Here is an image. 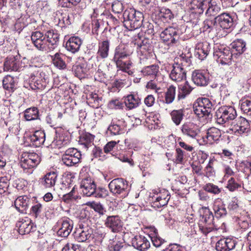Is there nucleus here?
Segmentation results:
<instances>
[{
	"mask_svg": "<svg viewBox=\"0 0 251 251\" xmlns=\"http://www.w3.org/2000/svg\"><path fill=\"white\" fill-rule=\"evenodd\" d=\"M124 26L130 30L141 26L143 22V14L134 8L126 9L123 13Z\"/></svg>",
	"mask_w": 251,
	"mask_h": 251,
	"instance_id": "f257e3e1",
	"label": "nucleus"
},
{
	"mask_svg": "<svg viewBox=\"0 0 251 251\" xmlns=\"http://www.w3.org/2000/svg\"><path fill=\"white\" fill-rule=\"evenodd\" d=\"M110 191L115 196L124 199L126 197L130 189L127 182L122 178L112 180L108 184Z\"/></svg>",
	"mask_w": 251,
	"mask_h": 251,
	"instance_id": "f03ea898",
	"label": "nucleus"
},
{
	"mask_svg": "<svg viewBox=\"0 0 251 251\" xmlns=\"http://www.w3.org/2000/svg\"><path fill=\"white\" fill-rule=\"evenodd\" d=\"M192 3L197 6L200 10V13H202L207 8L205 14L207 16H215L221 11V7L216 0H193Z\"/></svg>",
	"mask_w": 251,
	"mask_h": 251,
	"instance_id": "7ed1b4c3",
	"label": "nucleus"
},
{
	"mask_svg": "<svg viewBox=\"0 0 251 251\" xmlns=\"http://www.w3.org/2000/svg\"><path fill=\"white\" fill-rule=\"evenodd\" d=\"M48 76L41 69L35 71L30 75V85L32 89H44L47 85Z\"/></svg>",
	"mask_w": 251,
	"mask_h": 251,
	"instance_id": "20e7f679",
	"label": "nucleus"
},
{
	"mask_svg": "<svg viewBox=\"0 0 251 251\" xmlns=\"http://www.w3.org/2000/svg\"><path fill=\"white\" fill-rule=\"evenodd\" d=\"M236 111L232 106H226L221 107L216 113L217 123L223 125L229 120H233L236 117Z\"/></svg>",
	"mask_w": 251,
	"mask_h": 251,
	"instance_id": "39448f33",
	"label": "nucleus"
},
{
	"mask_svg": "<svg viewBox=\"0 0 251 251\" xmlns=\"http://www.w3.org/2000/svg\"><path fill=\"white\" fill-rule=\"evenodd\" d=\"M41 162V157L35 152H24L22 154L20 165L24 170L36 167Z\"/></svg>",
	"mask_w": 251,
	"mask_h": 251,
	"instance_id": "423d86ee",
	"label": "nucleus"
},
{
	"mask_svg": "<svg viewBox=\"0 0 251 251\" xmlns=\"http://www.w3.org/2000/svg\"><path fill=\"white\" fill-rule=\"evenodd\" d=\"M81 154L79 151L74 148H69L66 150L62 157L63 163L67 166H72L80 161Z\"/></svg>",
	"mask_w": 251,
	"mask_h": 251,
	"instance_id": "0eeeda50",
	"label": "nucleus"
},
{
	"mask_svg": "<svg viewBox=\"0 0 251 251\" xmlns=\"http://www.w3.org/2000/svg\"><path fill=\"white\" fill-rule=\"evenodd\" d=\"M160 36L163 41L170 46L176 44L179 42V31L175 27L166 28L160 33Z\"/></svg>",
	"mask_w": 251,
	"mask_h": 251,
	"instance_id": "6e6552de",
	"label": "nucleus"
},
{
	"mask_svg": "<svg viewBox=\"0 0 251 251\" xmlns=\"http://www.w3.org/2000/svg\"><path fill=\"white\" fill-rule=\"evenodd\" d=\"M213 108V104L207 98H202L198 102V105L194 107V113L200 117L209 116Z\"/></svg>",
	"mask_w": 251,
	"mask_h": 251,
	"instance_id": "1a4fd4ad",
	"label": "nucleus"
},
{
	"mask_svg": "<svg viewBox=\"0 0 251 251\" xmlns=\"http://www.w3.org/2000/svg\"><path fill=\"white\" fill-rule=\"evenodd\" d=\"M251 127V124L249 121L242 117H239L237 119L232 122L229 128V130L232 131L235 134H241L248 133Z\"/></svg>",
	"mask_w": 251,
	"mask_h": 251,
	"instance_id": "9d476101",
	"label": "nucleus"
},
{
	"mask_svg": "<svg viewBox=\"0 0 251 251\" xmlns=\"http://www.w3.org/2000/svg\"><path fill=\"white\" fill-rule=\"evenodd\" d=\"M213 54L214 56L217 57L218 61L223 65H230L232 58L236 57L235 53H232L229 48L223 47L216 49Z\"/></svg>",
	"mask_w": 251,
	"mask_h": 251,
	"instance_id": "9b49d317",
	"label": "nucleus"
},
{
	"mask_svg": "<svg viewBox=\"0 0 251 251\" xmlns=\"http://www.w3.org/2000/svg\"><path fill=\"white\" fill-rule=\"evenodd\" d=\"M31 39L34 46L41 51H48L50 49L47 44L46 37L40 31H35L32 33Z\"/></svg>",
	"mask_w": 251,
	"mask_h": 251,
	"instance_id": "f8f14e48",
	"label": "nucleus"
},
{
	"mask_svg": "<svg viewBox=\"0 0 251 251\" xmlns=\"http://www.w3.org/2000/svg\"><path fill=\"white\" fill-rule=\"evenodd\" d=\"M93 229L90 227L80 224L75 232V238L78 242H85L93 238Z\"/></svg>",
	"mask_w": 251,
	"mask_h": 251,
	"instance_id": "ddd939ff",
	"label": "nucleus"
},
{
	"mask_svg": "<svg viewBox=\"0 0 251 251\" xmlns=\"http://www.w3.org/2000/svg\"><path fill=\"white\" fill-rule=\"evenodd\" d=\"M80 188L84 195L87 197L93 196L96 192V185L92 178L87 177L82 180Z\"/></svg>",
	"mask_w": 251,
	"mask_h": 251,
	"instance_id": "4468645a",
	"label": "nucleus"
},
{
	"mask_svg": "<svg viewBox=\"0 0 251 251\" xmlns=\"http://www.w3.org/2000/svg\"><path fill=\"white\" fill-rule=\"evenodd\" d=\"M153 204L155 207H161L166 205L170 199V193L165 189H162L153 196Z\"/></svg>",
	"mask_w": 251,
	"mask_h": 251,
	"instance_id": "2eb2a0df",
	"label": "nucleus"
},
{
	"mask_svg": "<svg viewBox=\"0 0 251 251\" xmlns=\"http://www.w3.org/2000/svg\"><path fill=\"white\" fill-rule=\"evenodd\" d=\"M170 77L174 81L177 82H180L185 79L186 77V71L185 68H182L181 65L175 63L170 74Z\"/></svg>",
	"mask_w": 251,
	"mask_h": 251,
	"instance_id": "dca6fc26",
	"label": "nucleus"
},
{
	"mask_svg": "<svg viewBox=\"0 0 251 251\" xmlns=\"http://www.w3.org/2000/svg\"><path fill=\"white\" fill-rule=\"evenodd\" d=\"M236 244V240L232 238H222L217 242L216 249L217 251H229L234 249Z\"/></svg>",
	"mask_w": 251,
	"mask_h": 251,
	"instance_id": "f3484780",
	"label": "nucleus"
},
{
	"mask_svg": "<svg viewBox=\"0 0 251 251\" xmlns=\"http://www.w3.org/2000/svg\"><path fill=\"white\" fill-rule=\"evenodd\" d=\"M132 246L140 251H146L150 247V242L144 236L136 235L131 240Z\"/></svg>",
	"mask_w": 251,
	"mask_h": 251,
	"instance_id": "a211bd4d",
	"label": "nucleus"
},
{
	"mask_svg": "<svg viewBox=\"0 0 251 251\" xmlns=\"http://www.w3.org/2000/svg\"><path fill=\"white\" fill-rule=\"evenodd\" d=\"M105 226L113 232H118L122 228L121 220L118 216H109L105 221Z\"/></svg>",
	"mask_w": 251,
	"mask_h": 251,
	"instance_id": "6ab92c4d",
	"label": "nucleus"
},
{
	"mask_svg": "<svg viewBox=\"0 0 251 251\" xmlns=\"http://www.w3.org/2000/svg\"><path fill=\"white\" fill-rule=\"evenodd\" d=\"M215 19L217 23L224 29H229L233 25V18L229 13L221 14Z\"/></svg>",
	"mask_w": 251,
	"mask_h": 251,
	"instance_id": "aec40b11",
	"label": "nucleus"
},
{
	"mask_svg": "<svg viewBox=\"0 0 251 251\" xmlns=\"http://www.w3.org/2000/svg\"><path fill=\"white\" fill-rule=\"evenodd\" d=\"M192 79L198 86H203L208 84V75L203 71L195 70L193 72Z\"/></svg>",
	"mask_w": 251,
	"mask_h": 251,
	"instance_id": "412c9836",
	"label": "nucleus"
},
{
	"mask_svg": "<svg viewBox=\"0 0 251 251\" xmlns=\"http://www.w3.org/2000/svg\"><path fill=\"white\" fill-rule=\"evenodd\" d=\"M57 179V175L54 172L47 173L41 179L40 183L45 188L51 189L54 187Z\"/></svg>",
	"mask_w": 251,
	"mask_h": 251,
	"instance_id": "4be33fe9",
	"label": "nucleus"
},
{
	"mask_svg": "<svg viewBox=\"0 0 251 251\" xmlns=\"http://www.w3.org/2000/svg\"><path fill=\"white\" fill-rule=\"evenodd\" d=\"M211 49L208 43L205 42L197 44L195 50V55L202 60L206 58Z\"/></svg>",
	"mask_w": 251,
	"mask_h": 251,
	"instance_id": "5701e85b",
	"label": "nucleus"
},
{
	"mask_svg": "<svg viewBox=\"0 0 251 251\" xmlns=\"http://www.w3.org/2000/svg\"><path fill=\"white\" fill-rule=\"evenodd\" d=\"M30 199L26 196L18 197L14 201L16 209L21 213H25L29 204Z\"/></svg>",
	"mask_w": 251,
	"mask_h": 251,
	"instance_id": "b1692460",
	"label": "nucleus"
},
{
	"mask_svg": "<svg viewBox=\"0 0 251 251\" xmlns=\"http://www.w3.org/2000/svg\"><path fill=\"white\" fill-rule=\"evenodd\" d=\"M181 131L184 135L195 138L200 133L198 126L192 123H187L182 125Z\"/></svg>",
	"mask_w": 251,
	"mask_h": 251,
	"instance_id": "393cba45",
	"label": "nucleus"
},
{
	"mask_svg": "<svg viewBox=\"0 0 251 251\" xmlns=\"http://www.w3.org/2000/svg\"><path fill=\"white\" fill-rule=\"evenodd\" d=\"M81 44L82 40L79 37L73 36L67 41L65 47L68 51L74 53L79 50Z\"/></svg>",
	"mask_w": 251,
	"mask_h": 251,
	"instance_id": "a878e982",
	"label": "nucleus"
},
{
	"mask_svg": "<svg viewBox=\"0 0 251 251\" xmlns=\"http://www.w3.org/2000/svg\"><path fill=\"white\" fill-rule=\"evenodd\" d=\"M126 109L131 110L137 107L141 103V100L136 95L130 94L124 97Z\"/></svg>",
	"mask_w": 251,
	"mask_h": 251,
	"instance_id": "bb28decb",
	"label": "nucleus"
},
{
	"mask_svg": "<svg viewBox=\"0 0 251 251\" xmlns=\"http://www.w3.org/2000/svg\"><path fill=\"white\" fill-rule=\"evenodd\" d=\"M221 136V132L220 129L217 128L212 127L207 129L205 139L204 140L207 144H212L214 142L219 140ZM204 140L205 138H203Z\"/></svg>",
	"mask_w": 251,
	"mask_h": 251,
	"instance_id": "cd10ccee",
	"label": "nucleus"
},
{
	"mask_svg": "<svg viewBox=\"0 0 251 251\" xmlns=\"http://www.w3.org/2000/svg\"><path fill=\"white\" fill-rule=\"evenodd\" d=\"M73 229V221L69 219H66L62 221L61 226L58 229L57 234L58 235L67 237L70 234Z\"/></svg>",
	"mask_w": 251,
	"mask_h": 251,
	"instance_id": "c85d7f7f",
	"label": "nucleus"
},
{
	"mask_svg": "<svg viewBox=\"0 0 251 251\" xmlns=\"http://www.w3.org/2000/svg\"><path fill=\"white\" fill-rule=\"evenodd\" d=\"M47 44L49 46L50 45V50H53L56 47L59 41V36L56 31L53 30H50L47 31L45 35Z\"/></svg>",
	"mask_w": 251,
	"mask_h": 251,
	"instance_id": "c756f323",
	"label": "nucleus"
},
{
	"mask_svg": "<svg viewBox=\"0 0 251 251\" xmlns=\"http://www.w3.org/2000/svg\"><path fill=\"white\" fill-rule=\"evenodd\" d=\"M130 54V52L127 50L125 45L119 46L115 50L113 60L115 62L122 60L128 56Z\"/></svg>",
	"mask_w": 251,
	"mask_h": 251,
	"instance_id": "7c9ffc66",
	"label": "nucleus"
},
{
	"mask_svg": "<svg viewBox=\"0 0 251 251\" xmlns=\"http://www.w3.org/2000/svg\"><path fill=\"white\" fill-rule=\"evenodd\" d=\"M159 71V67L157 65H152L144 67L141 73L145 76L149 77L152 79L155 78Z\"/></svg>",
	"mask_w": 251,
	"mask_h": 251,
	"instance_id": "2f4dec72",
	"label": "nucleus"
},
{
	"mask_svg": "<svg viewBox=\"0 0 251 251\" xmlns=\"http://www.w3.org/2000/svg\"><path fill=\"white\" fill-rule=\"evenodd\" d=\"M30 138L33 145L36 147H40L45 141V133L42 130H37Z\"/></svg>",
	"mask_w": 251,
	"mask_h": 251,
	"instance_id": "473e14b6",
	"label": "nucleus"
},
{
	"mask_svg": "<svg viewBox=\"0 0 251 251\" xmlns=\"http://www.w3.org/2000/svg\"><path fill=\"white\" fill-rule=\"evenodd\" d=\"M246 43L242 39H237L230 44L231 48L237 52L235 54L236 58H237L238 54L240 55L246 50Z\"/></svg>",
	"mask_w": 251,
	"mask_h": 251,
	"instance_id": "72a5a7b5",
	"label": "nucleus"
},
{
	"mask_svg": "<svg viewBox=\"0 0 251 251\" xmlns=\"http://www.w3.org/2000/svg\"><path fill=\"white\" fill-rule=\"evenodd\" d=\"M4 70L6 71H17L19 69L18 62L13 56L6 58L4 63Z\"/></svg>",
	"mask_w": 251,
	"mask_h": 251,
	"instance_id": "f704fd0d",
	"label": "nucleus"
},
{
	"mask_svg": "<svg viewBox=\"0 0 251 251\" xmlns=\"http://www.w3.org/2000/svg\"><path fill=\"white\" fill-rule=\"evenodd\" d=\"M241 110L251 117V98H242L239 102Z\"/></svg>",
	"mask_w": 251,
	"mask_h": 251,
	"instance_id": "c9c22d12",
	"label": "nucleus"
},
{
	"mask_svg": "<svg viewBox=\"0 0 251 251\" xmlns=\"http://www.w3.org/2000/svg\"><path fill=\"white\" fill-rule=\"evenodd\" d=\"M109 50V42L108 40L103 41L99 44L98 55L101 58H106L108 55Z\"/></svg>",
	"mask_w": 251,
	"mask_h": 251,
	"instance_id": "e433bc0d",
	"label": "nucleus"
},
{
	"mask_svg": "<svg viewBox=\"0 0 251 251\" xmlns=\"http://www.w3.org/2000/svg\"><path fill=\"white\" fill-rule=\"evenodd\" d=\"M18 225L19 233L22 235L30 233L33 228V224L30 221L20 222Z\"/></svg>",
	"mask_w": 251,
	"mask_h": 251,
	"instance_id": "4c0bfd02",
	"label": "nucleus"
},
{
	"mask_svg": "<svg viewBox=\"0 0 251 251\" xmlns=\"http://www.w3.org/2000/svg\"><path fill=\"white\" fill-rule=\"evenodd\" d=\"M94 137L93 135L86 133L81 136L79 142L86 149H88L94 145Z\"/></svg>",
	"mask_w": 251,
	"mask_h": 251,
	"instance_id": "58836bf2",
	"label": "nucleus"
},
{
	"mask_svg": "<svg viewBox=\"0 0 251 251\" xmlns=\"http://www.w3.org/2000/svg\"><path fill=\"white\" fill-rule=\"evenodd\" d=\"M3 88L10 92H13L16 89V83L14 77L10 75L6 76L3 79Z\"/></svg>",
	"mask_w": 251,
	"mask_h": 251,
	"instance_id": "ea45409f",
	"label": "nucleus"
},
{
	"mask_svg": "<svg viewBox=\"0 0 251 251\" xmlns=\"http://www.w3.org/2000/svg\"><path fill=\"white\" fill-rule=\"evenodd\" d=\"M24 116L26 121L37 119L39 117V111L37 108L33 107L26 109L24 112Z\"/></svg>",
	"mask_w": 251,
	"mask_h": 251,
	"instance_id": "a19ab883",
	"label": "nucleus"
},
{
	"mask_svg": "<svg viewBox=\"0 0 251 251\" xmlns=\"http://www.w3.org/2000/svg\"><path fill=\"white\" fill-rule=\"evenodd\" d=\"M171 116L173 122L177 126L179 125L182 120L184 116V110L182 109L174 110L171 114Z\"/></svg>",
	"mask_w": 251,
	"mask_h": 251,
	"instance_id": "79ce46f5",
	"label": "nucleus"
},
{
	"mask_svg": "<svg viewBox=\"0 0 251 251\" xmlns=\"http://www.w3.org/2000/svg\"><path fill=\"white\" fill-rule=\"evenodd\" d=\"M193 88L189 85L188 81H186L183 86H182L178 92L177 99L178 100L183 99L185 97L189 95L192 91Z\"/></svg>",
	"mask_w": 251,
	"mask_h": 251,
	"instance_id": "37998d69",
	"label": "nucleus"
},
{
	"mask_svg": "<svg viewBox=\"0 0 251 251\" xmlns=\"http://www.w3.org/2000/svg\"><path fill=\"white\" fill-rule=\"evenodd\" d=\"M203 214L202 215V219L205 224L209 226L213 225L214 216L212 212L210 209L206 207H202Z\"/></svg>",
	"mask_w": 251,
	"mask_h": 251,
	"instance_id": "c03bdc74",
	"label": "nucleus"
},
{
	"mask_svg": "<svg viewBox=\"0 0 251 251\" xmlns=\"http://www.w3.org/2000/svg\"><path fill=\"white\" fill-rule=\"evenodd\" d=\"M217 22L215 18L213 20H206L203 23V31H207L210 32L217 28Z\"/></svg>",
	"mask_w": 251,
	"mask_h": 251,
	"instance_id": "a18cd8bd",
	"label": "nucleus"
},
{
	"mask_svg": "<svg viewBox=\"0 0 251 251\" xmlns=\"http://www.w3.org/2000/svg\"><path fill=\"white\" fill-rule=\"evenodd\" d=\"M176 96V87L173 85L170 86L165 93V100L167 104L173 102Z\"/></svg>",
	"mask_w": 251,
	"mask_h": 251,
	"instance_id": "49530a36",
	"label": "nucleus"
},
{
	"mask_svg": "<svg viewBox=\"0 0 251 251\" xmlns=\"http://www.w3.org/2000/svg\"><path fill=\"white\" fill-rule=\"evenodd\" d=\"M87 206H89L91 208L93 209L96 212H98L100 215H104L106 210L104 209L103 205L99 203L93 202H88L86 204Z\"/></svg>",
	"mask_w": 251,
	"mask_h": 251,
	"instance_id": "de8ad7c7",
	"label": "nucleus"
},
{
	"mask_svg": "<svg viewBox=\"0 0 251 251\" xmlns=\"http://www.w3.org/2000/svg\"><path fill=\"white\" fill-rule=\"evenodd\" d=\"M52 61L54 66L59 69H64L66 67V64L59 53H56L53 56H51Z\"/></svg>",
	"mask_w": 251,
	"mask_h": 251,
	"instance_id": "09e8293b",
	"label": "nucleus"
},
{
	"mask_svg": "<svg viewBox=\"0 0 251 251\" xmlns=\"http://www.w3.org/2000/svg\"><path fill=\"white\" fill-rule=\"evenodd\" d=\"M203 188L205 191L215 195L218 194L221 192V189L218 186L211 183L205 184Z\"/></svg>",
	"mask_w": 251,
	"mask_h": 251,
	"instance_id": "8fccbe9b",
	"label": "nucleus"
},
{
	"mask_svg": "<svg viewBox=\"0 0 251 251\" xmlns=\"http://www.w3.org/2000/svg\"><path fill=\"white\" fill-rule=\"evenodd\" d=\"M117 67L123 72H126L132 66V63L129 60L124 61L123 60L115 62Z\"/></svg>",
	"mask_w": 251,
	"mask_h": 251,
	"instance_id": "3c124183",
	"label": "nucleus"
},
{
	"mask_svg": "<svg viewBox=\"0 0 251 251\" xmlns=\"http://www.w3.org/2000/svg\"><path fill=\"white\" fill-rule=\"evenodd\" d=\"M184 153L179 148H176L175 157L174 159V162L176 164H182L184 159Z\"/></svg>",
	"mask_w": 251,
	"mask_h": 251,
	"instance_id": "603ef678",
	"label": "nucleus"
},
{
	"mask_svg": "<svg viewBox=\"0 0 251 251\" xmlns=\"http://www.w3.org/2000/svg\"><path fill=\"white\" fill-rule=\"evenodd\" d=\"M216 160L214 159H211L208 165L205 168L204 171L205 176L207 177L213 176L215 175V170L214 169V162Z\"/></svg>",
	"mask_w": 251,
	"mask_h": 251,
	"instance_id": "864d4df0",
	"label": "nucleus"
},
{
	"mask_svg": "<svg viewBox=\"0 0 251 251\" xmlns=\"http://www.w3.org/2000/svg\"><path fill=\"white\" fill-rule=\"evenodd\" d=\"M241 187V185L238 183L234 177H231L228 180L226 188L231 192H233Z\"/></svg>",
	"mask_w": 251,
	"mask_h": 251,
	"instance_id": "5fc2aeb1",
	"label": "nucleus"
},
{
	"mask_svg": "<svg viewBox=\"0 0 251 251\" xmlns=\"http://www.w3.org/2000/svg\"><path fill=\"white\" fill-rule=\"evenodd\" d=\"M215 211V214L218 218L221 217L223 216L226 215L227 213L226 209L225 207L223 205H215L213 207Z\"/></svg>",
	"mask_w": 251,
	"mask_h": 251,
	"instance_id": "6e6d98bb",
	"label": "nucleus"
},
{
	"mask_svg": "<svg viewBox=\"0 0 251 251\" xmlns=\"http://www.w3.org/2000/svg\"><path fill=\"white\" fill-rule=\"evenodd\" d=\"M180 60V62H177L175 64L181 65L182 68H185V67L189 66L191 64V59L189 56H186V54H182L178 58Z\"/></svg>",
	"mask_w": 251,
	"mask_h": 251,
	"instance_id": "4d7b16f0",
	"label": "nucleus"
},
{
	"mask_svg": "<svg viewBox=\"0 0 251 251\" xmlns=\"http://www.w3.org/2000/svg\"><path fill=\"white\" fill-rule=\"evenodd\" d=\"M9 186V182L8 179L5 177L0 178V194L5 192Z\"/></svg>",
	"mask_w": 251,
	"mask_h": 251,
	"instance_id": "13d9d810",
	"label": "nucleus"
},
{
	"mask_svg": "<svg viewBox=\"0 0 251 251\" xmlns=\"http://www.w3.org/2000/svg\"><path fill=\"white\" fill-rule=\"evenodd\" d=\"M42 205L39 203H37L33 205L30 210L31 213L35 217H37L42 211Z\"/></svg>",
	"mask_w": 251,
	"mask_h": 251,
	"instance_id": "bf43d9fd",
	"label": "nucleus"
},
{
	"mask_svg": "<svg viewBox=\"0 0 251 251\" xmlns=\"http://www.w3.org/2000/svg\"><path fill=\"white\" fill-rule=\"evenodd\" d=\"M123 247V243L116 241H113L108 246L109 251H120Z\"/></svg>",
	"mask_w": 251,
	"mask_h": 251,
	"instance_id": "052dcab7",
	"label": "nucleus"
},
{
	"mask_svg": "<svg viewBox=\"0 0 251 251\" xmlns=\"http://www.w3.org/2000/svg\"><path fill=\"white\" fill-rule=\"evenodd\" d=\"M108 195V191L105 188H98L96 189V192L93 196L97 198H105Z\"/></svg>",
	"mask_w": 251,
	"mask_h": 251,
	"instance_id": "680f3d73",
	"label": "nucleus"
},
{
	"mask_svg": "<svg viewBox=\"0 0 251 251\" xmlns=\"http://www.w3.org/2000/svg\"><path fill=\"white\" fill-rule=\"evenodd\" d=\"M154 233L155 236L152 238V242L154 246L156 247H159L161 245L164 243L165 241L160 237H158L157 235V232L156 229H154Z\"/></svg>",
	"mask_w": 251,
	"mask_h": 251,
	"instance_id": "e2e57ef3",
	"label": "nucleus"
},
{
	"mask_svg": "<svg viewBox=\"0 0 251 251\" xmlns=\"http://www.w3.org/2000/svg\"><path fill=\"white\" fill-rule=\"evenodd\" d=\"M104 152L102 151V150L97 147H95L92 151V154L95 158L100 157V159H103L105 158V155Z\"/></svg>",
	"mask_w": 251,
	"mask_h": 251,
	"instance_id": "0e129e2a",
	"label": "nucleus"
},
{
	"mask_svg": "<svg viewBox=\"0 0 251 251\" xmlns=\"http://www.w3.org/2000/svg\"><path fill=\"white\" fill-rule=\"evenodd\" d=\"M112 9L115 13H120L123 11L124 9L123 3L120 1H115L112 5Z\"/></svg>",
	"mask_w": 251,
	"mask_h": 251,
	"instance_id": "69168bd1",
	"label": "nucleus"
},
{
	"mask_svg": "<svg viewBox=\"0 0 251 251\" xmlns=\"http://www.w3.org/2000/svg\"><path fill=\"white\" fill-rule=\"evenodd\" d=\"M118 142L119 141L118 143ZM117 144V142L113 141L108 142L104 147V152L106 153L110 152V151L114 149Z\"/></svg>",
	"mask_w": 251,
	"mask_h": 251,
	"instance_id": "338daca9",
	"label": "nucleus"
},
{
	"mask_svg": "<svg viewBox=\"0 0 251 251\" xmlns=\"http://www.w3.org/2000/svg\"><path fill=\"white\" fill-rule=\"evenodd\" d=\"M62 251H80L78 245L67 244L62 249Z\"/></svg>",
	"mask_w": 251,
	"mask_h": 251,
	"instance_id": "774afa93",
	"label": "nucleus"
}]
</instances>
